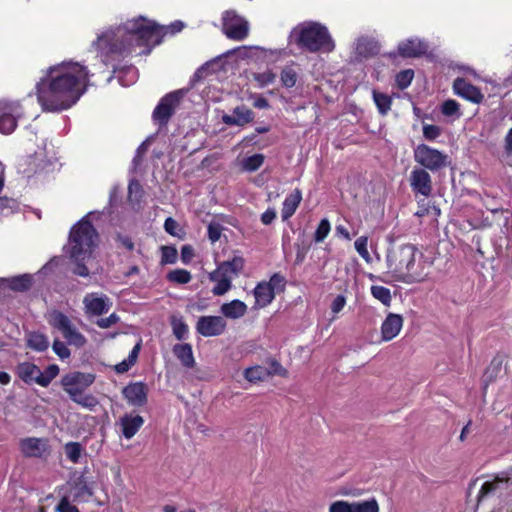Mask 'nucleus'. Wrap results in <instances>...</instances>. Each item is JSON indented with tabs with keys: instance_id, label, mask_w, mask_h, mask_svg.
<instances>
[{
	"instance_id": "nucleus-1",
	"label": "nucleus",
	"mask_w": 512,
	"mask_h": 512,
	"mask_svg": "<svg viewBox=\"0 0 512 512\" xmlns=\"http://www.w3.org/2000/svg\"><path fill=\"white\" fill-rule=\"evenodd\" d=\"M88 70L79 63L63 62L48 69L36 84L43 111L59 112L73 106L86 90Z\"/></svg>"
},
{
	"instance_id": "nucleus-2",
	"label": "nucleus",
	"mask_w": 512,
	"mask_h": 512,
	"mask_svg": "<svg viewBox=\"0 0 512 512\" xmlns=\"http://www.w3.org/2000/svg\"><path fill=\"white\" fill-rule=\"evenodd\" d=\"M162 29L163 27L155 22L148 21L140 16L128 20L123 26H119L114 31L98 36L93 44L98 45L101 49L107 48L111 53H123L134 45L159 44Z\"/></svg>"
},
{
	"instance_id": "nucleus-3",
	"label": "nucleus",
	"mask_w": 512,
	"mask_h": 512,
	"mask_svg": "<svg viewBox=\"0 0 512 512\" xmlns=\"http://www.w3.org/2000/svg\"><path fill=\"white\" fill-rule=\"evenodd\" d=\"M98 233L92 223L85 218L75 224L69 234L68 250L73 263L72 273L80 277H88L90 272L87 263L91 259L93 249L97 245Z\"/></svg>"
},
{
	"instance_id": "nucleus-4",
	"label": "nucleus",
	"mask_w": 512,
	"mask_h": 512,
	"mask_svg": "<svg viewBox=\"0 0 512 512\" xmlns=\"http://www.w3.org/2000/svg\"><path fill=\"white\" fill-rule=\"evenodd\" d=\"M295 42L309 52L319 50L332 51L334 43L327 28L319 23L311 22L298 26L292 32Z\"/></svg>"
},
{
	"instance_id": "nucleus-5",
	"label": "nucleus",
	"mask_w": 512,
	"mask_h": 512,
	"mask_svg": "<svg viewBox=\"0 0 512 512\" xmlns=\"http://www.w3.org/2000/svg\"><path fill=\"white\" fill-rule=\"evenodd\" d=\"M94 380L95 375L92 373L74 371L62 377L61 385L72 401L92 409L98 404V401L94 396L84 394V391L93 384Z\"/></svg>"
},
{
	"instance_id": "nucleus-6",
	"label": "nucleus",
	"mask_w": 512,
	"mask_h": 512,
	"mask_svg": "<svg viewBox=\"0 0 512 512\" xmlns=\"http://www.w3.org/2000/svg\"><path fill=\"white\" fill-rule=\"evenodd\" d=\"M418 254L419 251L413 244L392 245L386 257L389 270L399 277H411Z\"/></svg>"
},
{
	"instance_id": "nucleus-7",
	"label": "nucleus",
	"mask_w": 512,
	"mask_h": 512,
	"mask_svg": "<svg viewBox=\"0 0 512 512\" xmlns=\"http://www.w3.org/2000/svg\"><path fill=\"white\" fill-rule=\"evenodd\" d=\"M59 371L56 364L49 365L45 371H41L36 364L31 362H22L16 367V373L24 383L29 385L36 383L42 387H48Z\"/></svg>"
},
{
	"instance_id": "nucleus-8",
	"label": "nucleus",
	"mask_w": 512,
	"mask_h": 512,
	"mask_svg": "<svg viewBox=\"0 0 512 512\" xmlns=\"http://www.w3.org/2000/svg\"><path fill=\"white\" fill-rule=\"evenodd\" d=\"M496 496L501 499H507L512 496V468L499 473L491 480L485 481L477 495V501Z\"/></svg>"
},
{
	"instance_id": "nucleus-9",
	"label": "nucleus",
	"mask_w": 512,
	"mask_h": 512,
	"mask_svg": "<svg viewBox=\"0 0 512 512\" xmlns=\"http://www.w3.org/2000/svg\"><path fill=\"white\" fill-rule=\"evenodd\" d=\"M413 154L415 162L421 168L433 173L450 165L449 156L446 153L426 144H418L414 148Z\"/></svg>"
},
{
	"instance_id": "nucleus-10",
	"label": "nucleus",
	"mask_w": 512,
	"mask_h": 512,
	"mask_svg": "<svg viewBox=\"0 0 512 512\" xmlns=\"http://www.w3.org/2000/svg\"><path fill=\"white\" fill-rule=\"evenodd\" d=\"M47 320L54 329L62 333L69 345L82 348L86 344L85 336L76 329L72 321L64 313L53 310L49 312Z\"/></svg>"
},
{
	"instance_id": "nucleus-11",
	"label": "nucleus",
	"mask_w": 512,
	"mask_h": 512,
	"mask_svg": "<svg viewBox=\"0 0 512 512\" xmlns=\"http://www.w3.org/2000/svg\"><path fill=\"white\" fill-rule=\"evenodd\" d=\"M186 91L183 89L176 90L162 97L152 113L153 121L160 127L168 124L170 118L179 106L181 99Z\"/></svg>"
},
{
	"instance_id": "nucleus-12",
	"label": "nucleus",
	"mask_w": 512,
	"mask_h": 512,
	"mask_svg": "<svg viewBox=\"0 0 512 512\" xmlns=\"http://www.w3.org/2000/svg\"><path fill=\"white\" fill-rule=\"evenodd\" d=\"M222 22V30L229 39L241 41L248 36V22L235 11H225Z\"/></svg>"
},
{
	"instance_id": "nucleus-13",
	"label": "nucleus",
	"mask_w": 512,
	"mask_h": 512,
	"mask_svg": "<svg viewBox=\"0 0 512 512\" xmlns=\"http://www.w3.org/2000/svg\"><path fill=\"white\" fill-rule=\"evenodd\" d=\"M19 448L26 458H44L50 453L49 442L46 438H22L19 441Z\"/></svg>"
},
{
	"instance_id": "nucleus-14",
	"label": "nucleus",
	"mask_w": 512,
	"mask_h": 512,
	"mask_svg": "<svg viewBox=\"0 0 512 512\" xmlns=\"http://www.w3.org/2000/svg\"><path fill=\"white\" fill-rule=\"evenodd\" d=\"M226 326L221 316H201L196 323V331L204 337H214L223 334Z\"/></svg>"
},
{
	"instance_id": "nucleus-15",
	"label": "nucleus",
	"mask_w": 512,
	"mask_h": 512,
	"mask_svg": "<svg viewBox=\"0 0 512 512\" xmlns=\"http://www.w3.org/2000/svg\"><path fill=\"white\" fill-rule=\"evenodd\" d=\"M410 186L413 192L429 197L432 193V179L429 172L423 168H414L410 174Z\"/></svg>"
},
{
	"instance_id": "nucleus-16",
	"label": "nucleus",
	"mask_w": 512,
	"mask_h": 512,
	"mask_svg": "<svg viewBox=\"0 0 512 512\" xmlns=\"http://www.w3.org/2000/svg\"><path fill=\"white\" fill-rule=\"evenodd\" d=\"M86 313L99 316L107 313L111 307V302L106 295L99 296L97 293H89L83 299Z\"/></svg>"
},
{
	"instance_id": "nucleus-17",
	"label": "nucleus",
	"mask_w": 512,
	"mask_h": 512,
	"mask_svg": "<svg viewBox=\"0 0 512 512\" xmlns=\"http://www.w3.org/2000/svg\"><path fill=\"white\" fill-rule=\"evenodd\" d=\"M122 393L127 402L132 406L142 407L147 403V387L143 382L127 385Z\"/></svg>"
},
{
	"instance_id": "nucleus-18",
	"label": "nucleus",
	"mask_w": 512,
	"mask_h": 512,
	"mask_svg": "<svg viewBox=\"0 0 512 512\" xmlns=\"http://www.w3.org/2000/svg\"><path fill=\"white\" fill-rule=\"evenodd\" d=\"M244 259L241 256H234L231 260L222 262L216 270L209 274V279L215 281L221 275L238 276L244 268Z\"/></svg>"
},
{
	"instance_id": "nucleus-19",
	"label": "nucleus",
	"mask_w": 512,
	"mask_h": 512,
	"mask_svg": "<svg viewBox=\"0 0 512 512\" xmlns=\"http://www.w3.org/2000/svg\"><path fill=\"white\" fill-rule=\"evenodd\" d=\"M453 90L456 95L476 104L480 103L484 98L480 89L467 82L464 78H456L454 80Z\"/></svg>"
},
{
	"instance_id": "nucleus-20",
	"label": "nucleus",
	"mask_w": 512,
	"mask_h": 512,
	"mask_svg": "<svg viewBox=\"0 0 512 512\" xmlns=\"http://www.w3.org/2000/svg\"><path fill=\"white\" fill-rule=\"evenodd\" d=\"M254 112L245 105L236 106L232 114H224L222 116V122L229 126H245L253 122Z\"/></svg>"
},
{
	"instance_id": "nucleus-21",
	"label": "nucleus",
	"mask_w": 512,
	"mask_h": 512,
	"mask_svg": "<svg viewBox=\"0 0 512 512\" xmlns=\"http://www.w3.org/2000/svg\"><path fill=\"white\" fill-rule=\"evenodd\" d=\"M428 50V44L419 38H410L398 45V53L404 58H416L424 55Z\"/></svg>"
},
{
	"instance_id": "nucleus-22",
	"label": "nucleus",
	"mask_w": 512,
	"mask_h": 512,
	"mask_svg": "<svg viewBox=\"0 0 512 512\" xmlns=\"http://www.w3.org/2000/svg\"><path fill=\"white\" fill-rule=\"evenodd\" d=\"M403 326V317L399 314L389 313L381 326V335L384 341L394 339Z\"/></svg>"
},
{
	"instance_id": "nucleus-23",
	"label": "nucleus",
	"mask_w": 512,
	"mask_h": 512,
	"mask_svg": "<svg viewBox=\"0 0 512 512\" xmlns=\"http://www.w3.org/2000/svg\"><path fill=\"white\" fill-rule=\"evenodd\" d=\"M118 424L126 439H131L143 426L144 419L140 415L125 414L119 419Z\"/></svg>"
},
{
	"instance_id": "nucleus-24",
	"label": "nucleus",
	"mask_w": 512,
	"mask_h": 512,
	"mask_svg": "<svg viewBox=\"0 0 512 512\" xmlns=\"http://www.w3.org/2000/svg\"><path fill=\"white\" fill-rule=\"evenodd\" d=\"M93 495L92 488L84 476L77 478L70 490V496L74 501H88Z\"/></svg>"
},
{
	"instance_id": "nucleus-25",
	"label": "nucleus",
	"mask_w": 512,
	"mask_h": 512,
	"mask_svg": "<svg viewBox=\"0 0 512 512\" xmlns=\"http://www.w3.org/2000/svg\"><path fill=\"white\" fill-rule=\"evenodd\" d=\"M32 285V277L28 274L12 278H0V288L8 287L14 291H27Z\"/></svg>"
},
{
	"instance_id": "nucleus-26",
	"label": "nucleus",
	"mask_w": 512,
	"mask_h": 512,
	"mask_svg": "<svg viewBox=\"0 0 512 512\" xmlns=\"http://www.w3.org/2000/svg\"><path fill=\"white\" fill-rule=\"evenodd\" d=\"M220 312L229 319H239L247 312V305L238 299L224 303L220 307Z\"/></svg>"
},
{
	"instance_id": "nucleus-27",
	"label": "nucleus",
	"mask_w": 512,
	"mask_h": 512,
	"mask_svg": "<svg viewBox=\"0 0 512 512\" xmlns=\"http://www.w3.org/2000/svg\"><path fill=\"white\" fill-rule=\"evenodd\" d=\"M302 200V193L299 189H295L291 194H289L284 202L281 210V217L283 221L288 220L298 208L300 202Z\"/></svg>"
},
{
	"instance_id": "nucleus-28",
	"label": "nucleus",
	"mask_w": 512,
	"mask_h": 512,
	"mask_svg": "<svg viewBox=\"0 0 512 512\" xmlns=\"http://www.w3.org/2000/svg\"><path fill=\"white\" fill-rule=\"evenodd\" d=\"M173 353L184 367H194L195 359L193 356L192 346L189 343L174 345Z\"/></svg>"
},
{
	"instance_id": "nucleus-29",
	"label": "nucleus",
	"mask_w": 512,
	"mask_h": 512,
	"mask_svg": "<svg viewBox=\"0 0 512 512\" xmlns=\"http://www.w3.org/2000/svg\"><path fill=\"white\" fill-rule=\"evenodd\" d=\"M255 304L259 307H266L270 304L274 297L275 292L266 284V282L259 283L254 289Z\"/></svg>"
},
{
	"instance_id": "nucleus-30",
	"label": "nucleus",
	"mask_w": 512,
	"mask_h": 512,
	"mask_svg": "<svg viewBox=\"0 0 512 512\" xmlns=\"http://www.w3.org/2000/svg\"><path fill=\"white\" fill-rule=\"evenodd\" d=\"M27 346L32 350L43 352L49 347L48 337L39 332H30L27 334Z\"/></svg>"
},
{
	"instance_id": "nucleus-31",
	"label": "nucleus",
	"mask_w": 512,
	"mask_h": 512,
	"mask_svg": "<svg viewBox=\"0 0 512 512\" xmlns=\"http://www.w3.org/2000/svg\"><path fill=\"white\" fill-rule=\"evenodd\" d=\"M378 52L377 43L374 40L362 37L356 44V53L363 57H369Z\"/></svg>"
},
{
	"instance_id": "nucleus-32",
	"label": "nucleus",
	"mask_w": 512,
	"mask_h": 512,
	"mask_svg": "<svg viewBox=\"0 0 512 512\" xmlns=\"http://www.w3.org/2000/svg\"><path fill=\"white\" fill-rule=\"evenodd\" d=\"M281 83L286 88H292L298 80V71L293 64L286 65L280 73Z\"/></svg>"
},
{
	"instance_id": "nucleus-33",
	"label": "nucleus",
	"mask_w": 512,
	"mask_h": 512,
	"mask_svg": "<svg viewBox=\"0 0 512 512\" xmlns=\"http://www.w3.org/2000/svg\"><path fill=\"white\" fill-rule=\"evenodd\" d=\"M269 376H270L269 370L262 366L250 367V368L245 369V371H244L245 379L251 383L263 381Z\"/></svg>"
},
{
	"instance_id": "nucleus-34",
	"label": "nucleus",
	"mask_w": 512,
	"mask_h": 512,
	"mask_svg": "<svg viewBox=\"0 0 512 512\" xmlns=\"http://www.w3.org/2000/svg\"><path fill=\"white\" fill-rule=\"evenodd\" d=\"M22 109L18 102L0 100V118L21 117Z\"/></svg>"
},
{
	"instance_id": "nucleus-35",
	"label": "nucleus",
	"mask_w": 512,
	"mask_h": 512,
	"mask_svg": "<svg viewBox=\"0 0 512 512\" xmlns=\"http://www.w3.org/2000/svg\"><path fill=\"white\" fill-rule=\"evenodd\" d=\"M373 100L381 115H386L391 109L392 99L385 93L373 91Z\"/></svg>"
},
{
	"instance_id": "nucleus-36",
	"label": "nucleus",
	"mask_w": 512,
	"mask_h": 512,
	"mask_svg": "<svg viewBox=\"0 0 512 512\" xmlns=\"http://www.w3.org/2000/svg\"><path fill=\"white\" fill-rule=\"evenodd\" d=\"M504 360L505 356L503 355H497L492 359V361L490 362L489 366L485 371V377L487 380L492 381L498 376L502 369Z\"/></svg>"
},
{
	"instance_id": "nucleus-37",
	"label": "nucleus",
	"mask_w": 512,
	"mask_h": 512,
	"mask_svg": "<svg viewBox=\"0 0 512 512\" xmlns=\"http://www.w3.org/2000/svg\"><path fill=\"white\" fill-rule=\"evenodd\" d=\"M353 512H379L380 507L375 498L365 501L352 502Z\"/></svg>"
},
{
	"instance_id": "nucleus-38",
	"label": "nucleus",
	"mask_w": 512,
	"mask_h": 512,
	"mask_svg": "<svg viewBox=\"0 0 512 512\" xmlns=\"http://www.w3.org/2000/svg\"><path fill=\"white\" fill-rule=\"evenodd\" d=\"M167 280L177 284H187L191 280V274L185 269H175L170 271L167 276Z\"/></svg>"
},
{
	"instance_id": "nucleus-39",
	"label": "nucleus",
	"mask_w": 512,
	"mask_h": 512,
	"mask_svg": "<svg viewBox=\"0 0 512 512\" xmlns=\"http://www.w3.org/2000/svg\"><path fill=\"white\" fill-rule=\"evenodd\" d=\"M371 294L374 298L379 300L383 305L390 306L391 303V292L388 288L384 286H372Z\"/></svg>"
},
{
	"instance_id": "nucleus-40",
	"label": "nucleus",
	"mask_w": 512,
	"mask_h": 512,
	"mask_svg": "<svg viewBox=\"0 0 512 512\" xmlns=\"http://www.w3.org/2000/svg\"><path fill=\"white\" fill-rule=\"evenodd\" d=\"M214 282H217V284L212 289V293L215 296L224 295L232 287V281H231L230 276L221 275Z\"/></svg>"
},
{
	"instance_id": "nucleus-41",
	"label": "nucleus",
	"mask_w": 512,
	"mask_h": 512,
	"mask_svg": "<svg viewBox=\"0 0 512 512\" xmlns=\"http://www.w3.org/2000/svg\"><path fill=\"white\" fill-rule=\"evenodd\" d=\"M264 163V156L262 154H254L244 159L243 168L246 171L253 172L259 169Z\"/></svg>"
},
{
	"instance_id": "nucleus-42",
	"label": "nucleus",
	"mask_w": 512,
	"mask_h": 512,
	"mask_svg": "<svg viewBox=\"0 0 512 512\" xmlns=\"http://www.w3.org/2000/svg\"><path fill=\"white\" fill-rule=\"evenodd\" d=\"M82 446L78 442H69L65 445L67 458L73 463H77L81 457Z\"/></svg>"
},
{
	"instance_id": "nucleus-43",
	"label": "nucleus",
	"mask_w": 512,
	"mask_h": 512,
	"mask_svg": "<svg viewBox=\"0 0 512 512\" xmlns=\"http://www.w3.org/2000/svg\"><path fill=\"white\" fill-rule=\"evenodd\" d=\"M253 78L260 88H264L276 80V74L271 70H267L262 73H255Z\"/></svg>"
},
{
	"instance_id": "nucleus-44",
	"label": "nucleus",
	"mask_w": 512,
	"mask_h": 512,
	"mask_svg": "<svg viewBox=\"0 0 512 512\" xmlns=\"http://www.w3.org/2000/svg\"><path fill=\"white\" fill-rule=\"evenodd\" d=\"M413 77H414V71L411 70V69H407V70H403V71H400L397 75H396V83H397V86L400 88V89H405L407 88L412 80H413Z\"/></svg>"
},
{
	"instance_id": "nucleus-45",
	"label": "nucleus",
	"mask_w": 512,
	"mask_h": 512,
	"mask_svg": "<svg viewBox=\"0 0 512 512\" xmlns=\"http://www.w3.org/2000/svg\"><path fill=\"white\" fill-rule=\"evenodd\" d=\"M460 105L457 101L449 99L443 102L441 107V112L445 116H454L460 117L461 113L459 112Z\"/></svg>"
},
{
	"instance_id": "nucleus-46",
	"label": "nucleus",
	"mask_w": 512,
	"mask_h": 512,
	"mask_svg": "<svg viewBox=\"0 0 512 512\" xmlns=\"http://www.w3.org/2000/svg\"><path fill=\"white\" fill-rule=\"evenodd\" d=\"M330 229H331V226H330V222L328 221V219H322L315 231L314 240L316 242H322L329 234Z\"/></svg>"
},
{
	"instance_id": "nucleus-47",
	"label": "nucleus",
	"mask_w": 512,
	"mask_h": 512,
	"mask_svg": "<svg viewBox=\"0 0 512 512\" xmlns=\"http://www.w3.org/2000/svg\"><path fill=\"white\" fill-rule=\"evenodd\" d=\"M173 334L178 340H183L187 337L188 326L182 320L173 319L172 321Z\"/></svg>"
},
{
	"instance_id": "nucleus-48",
	"label": "nucleus",
	"mask_w": 512,
	"mask_h": 512,
	"mask_svg": "<svg viewBox=\"0 0 512 512\" xmlns=\"http://www.w3.org/2000/svg\"><path fill=\"white\" fill-rule=\"evenodd\" d=\"M161 264H173L177 260V250L172 246L161 247Z\"/></svg>"
},
{
	"instance_id": "nucleus-49",
	"label": "nucleus",
	"mask_w": 512,
	"mask_h": 512,
	"mask_svg": "<svg viewBox=\"0 0 512 512\" xmlns=\"http://www.w3.org/2000/svg\"><path fill=\"white\" fill-rule=\"evenodd\" d=\"M52 349L61 360L68 359L71 355L69 348L66 346L64 342L60 341L59 339L54 340L52 344Z\"/></svg>"
},
{
	"instance_id": "nucleus-50",
	"label": "nucleus",
	"mask_w": 512,
	"mask_h": 512,
	"mask_svg": "<svg viewBox=\"0 0 512 512\" xmlns=\"http://www.w3.org/2000/svg\"><path fill=\"white\" fill-rule=\"evenodd\" d=\"M367 237L361 236L357 238L354 242V246L358 254L365 259L367 262L370 260V254L367 249Z\"/></svg>"
},
{
	"instance_id": "nucleus-51",
	"label": "nucleus",
	"mask_w": 512,
	"mask_h": 512,
	"mask_svg": "<svg viewBox=\"0 0 512 512\" xmlns=\"http://www.w3.org/2000/svg\"><path fill=\"white\" fill-rule=\"evenodd\" d=\"M18 117H3L0 118V132L9 134L13 132L17 126Z\"/></svg>"
},
{
	"instance_id": "nucleus-52",
	"label": "nucleus",
	"mask_w": 512,
	"mask_h": 512,
	"mask_svg": "<svg viewBox=\"0 0 512 512\" xmlns=\"http://www.w3.org/2000/svg\"><path fill=\"white\" fill-rule=\"evenodd\" d=\"M223 227L218 222H211L207 228L208 238L212 243L217 242L222 234Z\"/></svg>"
},
{
	"instance_id": "nucleus-53",
	"label": "nucleus",
	"mask_w": 512,
	"mask_h": 512,
	"mask_svg": "<svg viewBox=\"0 0 512 512\" xmlns=\"http://www.w3.org/2000/svg\"><path fill=\"white\" fill-rule=\"evenodd\" d=\"M442 133V129L439 126L424 124L423 125V136L428 141H433L438 138Z\"/></svg>"
},
{
	"instance_id": "nucleus-54",
	"label": "nucleus",
	"mask_w": 512,
	"mask_h": 512,
	"mask_svg": "<svg viewBox=\"0 0 512 512\" xmlns=\"http://www.w3.org/2000/svg\"><path fill=\"white\" fill-rule=\"evenodd\" d=\"M352 502L337 500L330 504L329 512H353Z\"/></svg>"
},
{
	"instance_id": "nucleus-55",
	"label": "nucleus",
	"mask_w": 512,
	"mask_h": 512,
	"mask_svg": "<svg viewBox=\"0 0 512 512\" xmlns=\"http://www.w3.org/2000/svg\"><path fill=\"white\" fill-rule=\"evenodd\" d=\"M164 229L165 231L172 235V236H180L179 232H181V229H179V224L176 220H174L171 217H168L164 222Z\"/></svg>"
},
{
	"instance_id": "nucleus-56",
	"label": "nucleus",
	"mask_w": 512,
	"mask_h": 512,
	"mask_svg": "<svg viewBox=\"0 0 512 512\" xmlns=\"http://www.w3.org/2000/svg\"><path fill=\"white\" fill-rule=\"evenodd\" d=\"M119 320V316L116 313H112L106 318H101L97 320L96 324L98 327L102 329H107L116 324Z\"/></svg>"
},
{
	"instance_id": "nucleus-57",
	"label": "nucleus",
	"mask_w": 512,
	"mask_h": 512,
	"mask_svg": "<svg viewBox=\"0 0 512 512\" xmlns=\"http://www.w3.org/2000/svg\"><path fill=\"white\" fill-rule=\"evenodd\" d=\"M57 512H79L76 506L72 505L68 497H63L56 507Z\"/></svg>"
},
{
	"instance_id": "nucleus-58",
	"label": "nucleus",
	"mask_w": 512,
	"mask_h": 512,
	"mask_svg": "<svg viewBox=\"0 0 512 512\" xmlns=\"http://www.w3.org/2000/svg\"><path fill=\"white\" fill-rule=\"evenodd\" d=\"M194 257V249L191 245H184L181 248V261L184 264H188L191 262Z\"/></svg>"
},
{
	"instance_id": "nucleus-59",
	"label": "nucleus",
	"mask_w": 512,
	"mask_h": 512,
	"mask_svg": "<svg viewBox=\"0 0 512 512\" xmlns=\"http://www.w3.org/2000/svg\"><path fill=\"white\" fill-rule=\"evenodd\" d=\"M266 284H268L272 288L273 292H275V289L282 288L284 286V277L276 273L270 278L269 282H266Z\"/></svg>"
},
{
	"instance_id": "nucleus-60",
	"label": "nucleus",
	"mask_w": 512,
	"mask_h": 512,
	"mask_svg": "<svg viewBox=\"0 0 512 512\" xmlns=\"http://www.w3.org/2000/svg\"><path fill=\"white\" fill-rule=\"evenodd\" d=\"M346 304V299L343 295H338L335 297L331 304V310L333 313H339Z\"/></svg>"
},
{
	"instance_id": "nucleus-61",
	"label": "nucleus",
	"mask_w": 512,
	"mask_h": 512,
	"mask_svg": "<svg viewBox=\"0 0 512 512\" xmlns=\"http://www.w3.org/2000/svg\"><path fill=\"white\" fill-rule=\"evenodd\" d=\"M297 246V251H296V263L297 264H300L304 261L305 257H306V254L309 250V246L307 245H300V244H296Z\"/></svg>"
},
{
	"instance_id": "nucleus-62",
	"label": "nucleus",
	"mask_w": 512,
	"mask_h": 512,
	"mask_svg": "<svg viewBox=\"0 0 512 512\" xmlns=\"http://www.w3.org/2000/svg\"><path fill=\"white\" fill-rule=\"evenodd\" d=\"M206 72L207 67L205 65L198 68L191 79V86H194L196 82L201 81L205 77Z\"/></svg>"
},
{
	"instance_id": "nucleus-63",
	"label": "nucleus",
	"mask_w": 512,
	"mask_h": 512,
	"mask_svg": "<svg viewBox=\"0 0 512 512\" xmlns=\"http://www.w3.org/2000/svg\"><path fill=\"white\" fill-rule=\"evenodd\" d=\"M275 218L276 212L273 209H268L261 215V221L265 225L271 224Z\"/></svg>"
},
{
	"instance_id": "nucleus-64",
	"label": "nucleus",
	"mask_w": 512,
	"mask_h": 512,
	"mask_svg": "<svg viewBox=\"0 0 512 512\" xmlns=\"http://www.w3.org/2000/svg\"><path fill=\"white\" fill-rule=\"evenodd\" d=\"M505 152L510 155L512 154V128L508 131L505 136Z\"/></svg>"
}]
</instances>
